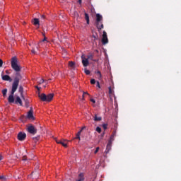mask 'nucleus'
Here are the masks:
<instances>
[{
    "mask_svg": "<svg viewBox=\"0 0 181 181\" xmlns=\"http://www.w3.org/2000/svg\"><path fill=\"white\" fill-rule=\"evenodd\" d=\"M75 63L74 62H69V67H71L72 69H74Z\"/></svg>",
    "mask_w": 181,
    "mask_h": 181,
    "instance_id": "nucleus-24",
    "label": "nucleus"
},
{
    "mask_svg": "<svg viewBox=\"0 0 181 181\" xmlns=\"http://www.w3.org/2000/svg\"><path fill=\"white\" fill-rule=\"evenodd\" d=\"M61 145H62L64 148H67V140H62V141H61Z\"/></svg>",
    "mask_w": 181,
    "mask_h": 181,
    "instance_id": "nucleus-22",
    "label": "nucleus"
},
{
    "mask_svg": "<svg viewBox=\"0 0 181 181\" xmlns=\"http://www.w3.org/2000/svg\"><path fill=\"white\" fill-rule=\"evenodd\" d=\"M95 23L98 32H100L102 29H104V24L103 23V16H101L100 13L96 14V20Z\"/></svg>",
    "mask_w": 181,
    "mask_h": 181,
    "instance_id": "nucleus-2",
    "label": "nucleus"
},
{
    "mask_svg": "<svg viewBox=\"0 0 181 181\" xmlns=\"http://www.w3.org/2000/svg\"><path fill=\"white\" fill-rule=\"evenodd\" d=\"M102 43L103 45H107L108 43V37H107V32L105 31H103Z\"/></svg>",
    "mask_w": 181,
    "mask_h": 181,
    "instance_id": "nucleus-4",
    "label": "nucleus"
},
{
    "mask_svg": "<svg viewBox=\"0 0 181 181\" xmlns=\"http://www.w3.org/2000/svg\"><path fill=\"white\" fill-rule=\"evenodd\" d=\"M15 104H19L21 106L23 105V103H22V99H21V97L16 96Z\"/></svg>",
    "mask_w": 181,
    "mask_h": 181,
    "instance_id": "nucleus-13",
    "label": "nucleus"
},
{
    "mask_svg": "<svg viewBox=\"0 0 181 181\" xmlns=\"http://www.w3.org/2000/svg\"><path fill=\"white\" fill-rule=\"evenodd\" d=\"M50 80H52V78L48 79V81H50Z\"/></svg>",
    "mask_w": 181,
    "mask_h": 181,
    "instance_id": "nucleus-49",
    "label": "nucleus"
},
{
    "mask_svg": "<svg viewBox=\"0 0 181 181\" xmlns=\"http://www.w3.org/2000/svg\"><path fill=\"white\" fill-rule=\"evenodd\" d=\"M6 93H8V89L5 88L2 90L3 97H6Z\"/></svg>",
    "mask_w": 181,
    "mask_h": 181,
    "instance_id": "nucleus-25",
    "label": "nucleus"
},
{
    "mask_svg": "<svg viewBox=\"0 0 181 181\" xmlns=\"http://www.w3.org/2000/svg\"><path fill=\"white\" fill-rule=\"evenodd\" d=\"M22 160H28L26 156H23Z\"/></svg>",
    "mask_w": 181,
    "mask_h": 181,
    "instance_id": "nucleus-35",
    "label": "nucleus"
},
{
    "mask_svg": "<svg viewBox=\"0 0 181 181\" xmlns=\"http://www.w3.org/2000/svg\"><path fill=\"white\" fill-rule=\"evenodd\" d=\"M36 88H37V90H38V91L40 90V88H39L38 86H36Z\"/></svg>",
    "mask_w": 181,
    "mask_h": 181,
    "instance_id": "nucleus-45",
    "label": "nucleus"
},
{
    "mask_svg": "<svg viewBox=\"0 0 181 181\" xmlns=\"http://www.w3.org/2000/svg\"><path fill=\"white\" fill-rule=\"evenodd\" d=\"M76 181H84V174L80 173L78 175V179Z\"/></svg>",
    "mask_w": 181,
    "mask_h": 181,
    "instance_id": "nucleus-17",
    "label": "nucleus"
},
{
    "mask_svg": "<svg viewBox=\"0 0 181 181\" xmlns=\"http://www.w3.org/2000/svg\"><path fill=\"white\" fill-rule=\"evenodd\" d=\"M96 86L98 87V88H100V82H99V81H97V85H96Z\"/></svg>",
    "mask_w": 181,
    "mask_h": 181,
    "instance_id": "nucleus-40",
    "label": "nucleus"
},
{
    "mask_svg": "<svg viewBox=\"0 0 181 181\" xmlns=\"http://www.w3.org/2000/svg\"><path fill=\"white\" fill-rule=\"evenodd\" d=\"M18 92L20 93V95L23 100H25V96L23 95V86H20L18 88Z\"/></svg>",
    "mask_w": 181,
    "mask_h": 181,
    "instance_id": "nucleus-12",
    "label": "nucleus"
},
{
    "mask_svg": "<svg viewBox=\"0 0 181 181\" xmlns=\"http://www.w3.org/2000/svg\"><path fill=\"white\" fill-rule=\"evenodd\" d=\"M74 15H75V16H78V13H77V11H75Z\"/></svg>",
    "mask_w": 181,
    "mask_h": 181,
    "instance_id": "nucleus-44",
    "label": "nucleus"
},
{
    "mask_svg": "<svg viewBox=\"0 0 181 181\" xmlns=\"http://www.w3.org/2000/svg\"><path fill=\"white\" fill-rule=\"evenodd\" d=\"M101 136H102V137H103V136H104V134H102V135H101Z\"/></svg>",
    "mask_w": 181,
    "mask_h": 181,
    "instance_id": "nucleus-50",
    "label": "nucleus"
},
{
    "mask_svg": "<svg viewBox=\"0 0 181 181\" xmlns=\"http://www.w3.org/2000/svg\"><path fill=\"white\" fill-rule=\"evenodd\" d=\"M86 94L88 95V93L84 92L83 94V98H84V95H86Z\"/></svg>",
    "mask_w": 181,
    "mask_h": 181,
    "instance_id": "nucleus-43",
    "label": "nucleus"
},
{
    "mask_svg": "<svg viewBox=\"0 0 181 181\" xmlns=\"http://www.w3.org/2000/svg\"><path fill=\"white\" fill-rule=\"evenodd\" d=\"M98 151H100V147H97V148H96V149H95L94 153H95V154L97 153L98 152Z\"/></svg>",
    "mask_w": 181,
    "mask_h": 181,
    "instance_id": "nucleus-33",
    "label": "nucleus"
},
{
    "mask_svg": "<svg viewBox=\"0 0 181 181\" xmlns=\"http://www.w3.org/2000/svg\"><path fill=\"white\" fill-rule=\"evenodd\" d=\"M90 70H88V69H85V74L88 76V74H90Z\"/></svg>",
    "mask_w": 181,
    "mask_h": 181,
    "instance_id": "nucleus-29",
    "label": "nucleus"
},
{
    "mask_svg": "<svg viewBox=\"0 0 181 181\" xmlns=\"http://www.w3.org/2000/svg\"><path fill=\"white\" fill-rule=\"evenodd\" d=\"M86 59H88V60H93V59H94V55L93 54H89Z\"/></svg>",
    "mask_w": 181,
    "mask_h": 181,
    "instance_id": "nucleus-23",
    "label": "nucleus"
},
{
    "mask_svg": "<svg viewBox=\"0 0 181 181\" xmlns=\"http://www.w3.org/2000/svg\"><path fill=\"white\" fill-rule=\"evenodd\" d=\"M96 131L98 134H101V128L100 127H96Z\"/></svg>",
    "mask_w": 181,
    "mask_h": 181,
    "instance_id": "nucleus-28",
    "label": "nucleus"
},
{
    "mask_svg": "<svg viewBox=\"0 0 181 181\" xmlns=\"http://www.w3.org/2000/svg\"><path fill=\"white\" fill-rule=\"evenodd\" d=\"M53 97H54V94L49 93L47 95V101L50 102L52 100H53Z\"/></svg>",
    "mask_w": 181,
    "mask_h": 181,
    "instance_id": "nucleus-14",
    "label": "nucleus"
},
{
    "mask_svg": "<svg viewBox=\"0 0 181 181\" xmlns=\"http://www.w3.org/2000/svg\"><path fill=\"white\" fill-rule=\"evenodd\" d=\"M80 4H81V0H78Z\"/></svg>",
    "mask_w": 181,
    "mask_h": 181,
    "instance_id": "nucleus-48",
    "label": "nucleus"
},
{
    "mask_svg": "<svg viewBox=\"0 0 181 181\" xmlns=\"http://www.w3.org/2000/svg\"><path fill=\"white\" fill-rule=\"evenodd\" d=\"M90 84H95V79H91Z\"/></svg>",
    "mask_w": 181,
    "mask_h": 181,
    "instance_id": "nucleus-30",
    "label": "nucleus"
},
{
    "mask_svg": "<svg viewBox=\"0 0 181 181\" xmlns=\"http://www.w3.org/2000/svg\"><path fill=\"white\" fill-rule=\"evenodd\" d=\"M85 19L86 21L87 25H90V16L87 13H85Z\"/></svg>",
    "mask_w": 181,
    "mask_h": 181,
    "instance_id": "nucleus-19",
    "label": "nucleus"
},
{
    "mask_svg": "<svg viewBox=\"0 0 181 181\" xmlns=\"http://www.w3.org/2000/svg\"><path fill=\"white\" fill-rule=\"evenodd\" d=\"M27 131L29 134H31V135H36V134H37V129L32 124H29L27 126Z\"/></svg>",
    "mask_w": 181,
    "mask_h": 181,
    "instance_id": "nucleus-3",
    "label": "nucleus"
},
{
    "mask_svg": "<svg viewBox=\"0 0 181 181\" xmlns=\"http://www.w3.org/2000/svg\"><path fill=\"white\" fill-rule=\"evenodd\" d=\"M117 136V131L116 130H115L113 132H112V135L110 136V141H111V142H112L113 141H114V138H115V136Z\"/></svg>",
    "mask_w": 181,
    "mask_h": 181,
    "instance_id": "nucleus-15",
    "label": "nucleus"
},
{
    "mask_svg": "<svg viewBox=\"0 0 181 181\" xmlns=\"http://www.w3.org/2000/svg\"><path fill=\"white\" fill-rule=\"evenodd\" d=\"M109 94H112V90L111 89V87H109Z\"/></svg>",
    "mask_w": 181,
    "mask_h": 181,
    "instance_id": "nucleus-37",
    "label": "nucleus"
},
{
    "mask_svg": "<svg viewBox=\"0 0 181 181\" xmlns=\"http://www.w3.org/2000/svg\"><path fill=\"white\" fill-rule=\"evenodd\" d=\"M63 140H56V142H57V144H62V141Z\"/></svg>",
    "mask_w": 181,
    "mask_h": 181,
    "instance_id": "nucleus-38",
    "label": "nucleus"
},
{
    "mask_svg": "<svg viewBox=\"0 0 181 181\" xmlns=\"http://www.w3.org/2000/svg\"><path fill=\"white\" fill-rule=\"evenodd\" d=\"M46 21V16L45 15H41L40 18V22L41 23H45V22Z\"/></svg>",
    "mask_w": 181,
    "mask_h": 181,
    "instance_id": "nucleus-18",
    "label": "nucleus"
},
{
    "mask_svg": "<svg viewBox=\"0 0 181 181\" xmlns=\"http://www.w3.org/2000/svg\"><path fill=\"white\" fill-rule=\"evenodd\" d=\"M18 141H25L26 139V134L23 132H19L18 134Z\"/></svg>",
    "mask_w": 181,
    "mask_h": 181,
    "instance_id": "nucleus-6",
    "label": "nucleus"
},
{
    "mask_svg": "<svg viewBox=\"0 0 181 181\" xmlns=\"http://www.w3.org/2000/svg\"><path fill=\"white\" fill-rule=\"evenodd\" d=\"M38 97L40 98L42 101H47V95L45 93H39Z\"/></svg>",
    "mask_w": 181,
    "mask_h": 181,
    "instance_id": "nucleus-10",
    "label": "nucleus"
},
{
    "mask_svg": "<svg viewBox=\"0 0 181 181\" xmlns=\"http://www.w3.org/2000/svg\"><path fill=\"white\" fill-rule=\"evenodd\" d=\"M28 119H35V117H33V110L30 107V111L28 112Z\"/></svg>",
    "mask_w": 181,
    "mask_h": 181,
    "instance_id": "nucleus-8",
    "label": "nucleus"
},
{
    "mask_svg": "<svg viewBox=\"0 0 181 181\" xmlns=\"http://www.w3.org/2000/svg\"><path fill=\"white\" fill-rule=\"evenodd\" d=\"M81 132H82V130H80L79 132H78L75 137V139H78V141L81 140L80 135H81Z\"/></svg>",
    "mask_w": 181,
    "mask_h": 181,
    "instance_id": "nucleus-21",
    "label": "nucleus"
},
{
    "mask_svg": "<svg viewBox=\"0 0 181 181\" xmlns=\"http://www.w3.org/2000/svg\"><path fill=\"white\" fill-rule=\"evenodd\" d=\"M81 59H82V64L83 67H87V66H88L89 64L88 59L86 58L84 54L81 55Z\"/></svg>",
    "mask_w": 181,
    "mask_h": 181,
    "instance_id": "nucleus-5",
    "label": "nucleus"
},
{
    "mask_svg": "<svg viewBox=\"0 0 181 181\" xmlns=\"http://www.w3.org/2000/svg\"><path fill=\"white\" fill-rule=\"evenodd\" d=\"M4 64V61H2V59H0V67H2Z\"/></svg>",
    "mask_w": 181,
    "mask_h": 181,
    "instance_id": "nucleus-32",
    "label": "nucleus"
},
{
    "mask_svg": "<svg viewBox=\"0 0 181 181\" xmlns=\"http://www.w3.org/2000/svg\"><path fill=\"white\" fill-rule=\"evenodd\" d=\"M90 101H91V103H93V104H95V100H94V99H90Z\"/></svg>",
    "mask_w": 181,
    "mask_h": 181,
    "instance_id": "nucleus-41",
    "label": "nucleus"
},
{
    "mask_svg": "<svg viewBox=\"0 0 181 181\" xmlns=\"http://www.w3.org/2000/svg\"><path fill=\"white\" fill-rule=\"evenodd\" d=\"M11 67L13 70L16 71V73L11 85V90L10 92L11 95H9L8 98V101L10 104H13V103H15V98L13 97V95L15 94V93H16L18 87H19V81L22 80V76L19 73L22 68L21 67V65L18 64V58H16V57H13L11 59Z\"/></svg>",
    "mask_w": 181,
    "mask_h": 181,
    "instance_id": "nucleus-1",
    "label": "nucleus"
},
{
    "mask_svg": "<svg viewBox=\"0 0 181 181\" xmlns=\"http://www.w3.org/2000/svg\"><path fill=\"white\" fill-rule=\"evenodd\" d=\"M45 81H45L44 79H41L40 81V84H43V83H45Z\"/></svg>",
    "mask_w": 181,
    "mask_h": 181,
    "instance_id": "nucleus-34",
    "label": "nucleus"
},
{
    "mask_svg": "<svg viewBox=\"0 0 181 181\" xmlns=\"http://www.w3.org/2000/svg\"><path fill=\"white\" fill-rule=\"evenodd\" d=\"M101 119H103V117H98L97 114L93 116V121H101Z\"/></svg>",
    "mask_w": 181,
    "mask_h": 181,
    "instance_id": "nucleus-20",
    "label": "nucleus"
},
{
    "mask_svg": "<svg viewBox=\"0 0 181 181\" xmlns=\"http://www.w3.org/2000/svg\"><path fill=\"white\" fill-rule=\"evenodd\" d=\"M3 158L2 156L0 155V160H2Z\"/></svg>",
    "mask_w": 181,
    "mask_h": 181,
    "instance_id": "nucleus-47",
    "label": "nucleus"
},
{
    "mask_svg": "<svg viewBox=\"0 0 181 181\" xmlns=\"http://www.w3.org/2000/svg\"><path fill=\"white\" fill-rule=\"evenodd\" d=\"M103 128L105 131V129H107L108 128V124H103Z\"/></svg>",
    "mask_w": 181,
    "mask_h": 181,
    "instance_id": "nucleus-27",
    "label": "nucleus"
},
{
    "mask_svg": "<svg viewBox=\"0 0 181 181\" xmlns=\"http://www.w3.org/2000/svg\"><path fill=\"white\" fill-rule=\"evenodd\" d=\"M112 146V141H108V144H107V146H106V150H105V152L106 153H108V152H110V151H111V148Z\"/></svg>",
    "mask_w": 181,
    "mask_h": 181,
    "instance_id": "nucleus-11",
    "label": "nucleus"
},
{
    "mask_svg": "<svg viewBox=\"0 0 181 181\" xmlns=\"http://www.w3.org/2000/svg\"><path fill=\"white\" fill-rule=\"evenodd\" d=\"M1 78L4 81H9L10 83L12 81V78L8 75H1Z\"/></svg>",
    "mask_w": 181,
    "mask_h": 181,
    "instance_id": "nucleus-7",
    "label": "nucleus"
},
{
    "mask_svg": "<svg viewBox=\"0 0 181 181\" xmlns=\"http://www.w3.org/2000/svg\"><path fill=\"white\" fill-rule=\"evenodd\" d=\"M6 74H11V72L8 70H6Z\"/></svg>",
    "mask_w": 181,
    "mask_h": 181,
    "instance_id": "nucleus-42",
    "label": "nucleus"
},
{
    "mask_svg": "<svg viewBox=\"0 0 181 181\" xmlns=\"http://www.w3.org/2000/svg\"><path fill=\"white\" fill-rule=\"evenodd\" d=\"M23 100L25 101V106L29 107V104H30L29 100L25 99L24 98Z\"/></svg>",
    "mask_w": 181,
    "mask_h": 181,
    "instance_id": "nucleus-26",
    "label": "nucleus"
},
{
    "mask_svg": "<svg viewBox=\"0 0 181 181\" xmlns=\"http://www.w3.org/2000/svg\"><path fill=\"white\" fill-rule=\"evenodd\" d=\"M32 23L34 25V26H37V28L40 26V21H39V18H34Z\"/></svg>",
    "mask_w": 181,
    "mask_h": 181,
    "instance_id": "nucleus-9",
    "label": "nucleus"
},
{
    "mask_svg": "<svg viewBox=\"0 0 181 181\" xmlns=\"http://www.w3.org/2000/svg\"><path fill=\"white\" fill-rule=\"evenodd\" d=\"M0 179H5L4 176H0Z\"/></svg>",
    "mask_w": 181,
    "mask_h": 181,
    "instance_id": "nucleus-46",
    "label": "nucleus"
},
{
    "mask_svg": "<svg viewBox=\"0 0 181 181\" xmlns=\"http://www.w3.org/2000/svg\"><path fill=\"white\" fill-rule=\"evenodd\" d=\"M31 52H32L33 54H36V51L35 50V48H33V49H32Z\"/></svg>",
    "mask_w": 181,
    "mask_h": 181,
    "instance_id": "nucleus-31",
    "label": "nucleus"
},
{
    "mask_svg": "<svg viewBox=\"0 0 181 181\" xmlns=\"http://www.w3.org/2000/svg\"><path fill=\"white\" fill-rule=\"evenodd\" d=\"M39 138H40L39 136H38V137H37V139H39Z\"/></svg>",
    "mask_w": 181,
    "mask_h": 181,
    "instance_id": "nucleus-51",
    "label": "nucleus"
},
{
    "mask_svg": "<svg viewBox=\"0 0 181 181\" xmlns=\"http://www.w3.org/2000/svg\"><path fill=\"white\" fill-rule=\"evenodd\" d=\"M93 37L94 39V40H97L98 39V37H97V36L93 35Z\"/></svg>",
    "mask_w": 181,
    "mask_h": 181,
    "instance_id": "nucleus-39",
    "label": "nucleus"
},
{
    "mask_svg": "<svg viewBox=\"0 0 181 181\" xmlns=\"http://www.w3.org/2000/svg\"><path fill=\"white\" fill-rule=\"evenodd\" d=\"M96 76H97V78H98V80H102L103 79V75L101 74V71H98L95 72Z\"/></svg>",
    "mask_w": 181,
    "mask_h": 181,
    "instance_id": "nucleus-16",
    "label": "nucleus"
},
{
    "mask_svg": "<svg viewBox=\"0 0 181 181\" xmlns=\"http://www.w3.org/2000/svg\"><path fill=\"white\" fill-rule=\"evenodd\" d=\"M43 42H46V37H45L44 39L40 42V45H41V43H43Z\"/></svg>",
    "mask_w": 181,
    "mask_h": 181,
    "instance_id": "nucleus-36",
    "label": "nucleus"
}]
</instances>
